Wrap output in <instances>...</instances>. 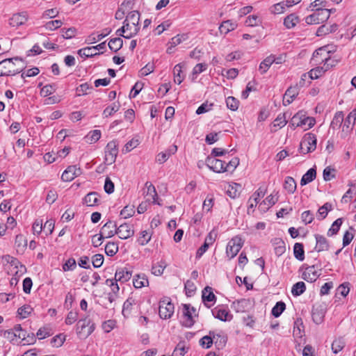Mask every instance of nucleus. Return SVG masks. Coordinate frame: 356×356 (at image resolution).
<instances>
[{
	"mask_svg": "<svg viewBox=\"0 0 356 356\" xmlns=\"http://www.w3.org/2000/svg\"><path fill=\"white\" fill-rule=\"evenodd\" d=\"M24 67V61L21 58L4 59L0 62V76L15 75L22 72Z\"/></svg>",
	"mask_w": 356,
	"mask_h": 356,
	"instance_id": "nucleus-1",
	"label": "nucleus"
},
{
	"mask_svg": "<svg viewBox=\"0 0 356 356\" xmlns=\"http://www.w3.org/2000/svg\"><path fill=\"white\" fill-rule=\"evenodd\" d=\"M140 13L137 10L129 12L123 22L127 30V39H129L135 36L140 30Z\"/></svg>",
	"mask_w": 356,
	"mask_h": 356,
	"instance_id": "nucleus-2",
	"label": "nucleus"
},
{
	"mask_svg": "<svg viewBox=\"0 0 356 356\" xmlns=\"http://www.w3.org/2000/svg\"><path fill=\"white\" fill-rule=\"evenodd\" d=\"M330 50L327 47H323L316 50L312 56L314 63H323V66L327 69V71L332 67L334 66L337 60L331 58L329 56Z\"/></svg>",
	"mask_w": 356,
	"mask_h": 356,
	"instance_id": "nucleus-3",
	"label": "nucleus"
},
{
	"mask_svg": "<svg viewBox=\"0 0 356 356\" xmlns=\"http://www.w3.org/2000/svg\"><path fill=\"white\" fill-rule=\"evenodd\" d=\"M95 325L92 321L86 316L81 318L76 325V332L79 339L88 338L95 330Z\"/></svg>",
	"mask_w": 356,
	"mask_h": 356,
	"instance_id": "nucleus-4",
	"label": "nucleus"
},
{
	"mask_svg": "<svg viewBox=\"0 0 356 356\" xmlns=\"http://www.w3.org/2000/svg\"><path fill=\"white\" fill-rule=\"evenodd\" d=\"M315 123V119L312 117H307L303 111H299L295 114L290 122L294 128L301 127L304 130L311 129Z\"/></svg>",
	"mask_w": 356,
	"mask_h": 356,
	"instance_id": "nucleus-5",
	"label": "nucleus"
},
{
	"mask_svg": "<svg viewBox=\"0 0 356 356\" xmlns=\"http://www.w3.org/2000/svg\"><path fill=\"white\" fill-rule=\"evenodd\" d=\"M131 277V273L126 268H120L116 270L115 274V279H108L106 281L107 285L111 287V290L113 293L118 292L120 288L117 284V282L120 283H124L129 280Z\"/></svg>",
	"mask_w": 356,
	"mask_h": 356,
	"instance_id": "nucleus-6",
	"label": "nucleus"
},
{
	"mask_svg": "<svg viewBox=\"0 0 356 356\" xmlns=\"http://www.w3.org/2000/svg\"><path fill=\"white\" fill-rule=\"evenodd\" d=\"M330 16V10L327 8H316L315 12L305 17L307 24H318L327 21Z\"/></svg>",
	"mask_w": 356,
	"mask_h": 356,
	"instance_id": "nucleus-7",
	"label": "nucleus"
},
{
	"mask_svg": "<svg viewBox=\"0 0 356 356\" xmlns=\"http://www.w3.org/2000/svg\"><path fill=\"white\" fill-rule=\"evenodd\" d=\"M316 137L314 134L307 133L302 138L299 151L302 154L314 152L316 148Z\"/></svg>",
	"mask_w": 356,
	"mask_h": 356,
	"instance_id": "nucleus-8",
	"label": "nucleus"
},
{
	"mask_svg": "<svg viewBox=\"0 0 356 356\" xmlns=\"http://www.w3.org/2000/svg\"><path fill=\"white\" fill-rule=\"evenodd\" d=\"M118 154V143L117 140H111L105 148V163L111 165L115 162Z\"/></svg>",
	"mask_w": 356,
	"mask_h": 356,
	"instance_id": "nucleus-9",
	"label": "nucleus"
},
{
	"mask_svg": "<svg viewBox=\"0 0 356 356\" xmlns=\"http://www.w3.org/2000/svg\"><path fill=\"white\" fill-rule=\"evenodd\" d=\"M243 245V241L238 236L233 237L228 243L226 253L229 259L234 258L238 253Z\"/></svg>",
	"mask_w": 356,
	"mask_h": 356,
	"instance_id": "nucleus-10",
	"label": "nucleus"
},
{
	"mask_svg": "<svg viewBox=\"0 0 356 356\" xmlns=\"http://www.w3.org/2000/svg\"><path fill=\"white\" fill-rule=\"evenodd\" d=\"M174 305L168 298L160 301L159 314L161 318H170L174 313Z\"/></svg>",
	"mask_w": 356,
	"mask_h": 356,
	"instance_id": "nucleus-11",
	"label": "nucleus"
},
{
	"mask_svg": "<svg viewBox=\"0 0 356 356\" xmlns=\"http://www.w3.org/2000/svg\"><path fill=\"white\" fill-rule=\"evenodd\" d=\"M10 266L13 267L11 271H14L15 277L10 280L11 285H16L18 282V277H20L26 273V268L25 266L22 265L17 259H12L10 261Z\"/></svg>",
	"mask_w": 356,
	"mask_h": 356,
	"instance_id": "nucleus-12",
	"label": "nucleus"
},
{
	"mask_svg": "<svg viewBox=\"0 0 356 356\" xmlns=\"http://www.w3.org/2000/svg\"><path fill=\"white\" fill-rule=\"evenodd\" d=\"M196 309L190 305L184 304L183 305L182 313L184 320L183 325L190 327L194 324L193 315L195 316Z\"/></svg>",
	"mask_w": 356,
	"mask_h": 356,
	"instance_id": "nucleus-13",
	"label": "nucleus"
},
{
	"mask_svg": "<svg viewBox=\"0 0 356 356\" xmlns=\"http://www.w3.org/2000/svg\"><path fill=\"white\" fill-rule=\"evenodd\" d=\"M321 275V269H317L315 266L307 267L302 273V277L308 282H315Z\"/></svg>",
	"mask_w": 356,
	"mask_h": 356,
	"instance_id": "nucleus-14",
	"label": "nucleus"
},
{
	"mask_svg": "<svg viewBox=\"0 0 356 356\" xmlns=\"http://www.w3.org/2000/svg\"><path fill=\"white\" fill-rule=\"evenodd\" d=\"M207 166L217 173L225 172V161L212 156H208L206 159Z\"/></svg>",
	"mask_w": 356,
	"mask_h": 356,
	"instance_id": "nucleus-15",
	"label": "nucleus"
},
{
	"mask_svg": "<svg viewBox=\"0 0 356 356\" xmlns=\"http://www.w3.org/2000/svg\"><path fill=\"white\" fill-rule=\"evenodd\" d=\"M213 316L222 321H229L232 319L233 316L230 314L229 310L224 306H218L212 310Z\"/></svg>",
	"mask_w": 356,
	"mask_h": 356,
	"instance_id": "nucleus-16",
	"label": "nucleus"
},
{
	"mask_svg": "<svg viewBox=\"0 0 356 356\" xmlns=\"http://www.w3.org/2000/svg\"><path fill=\"white\" fill-rule=\"evenodd\" d=\"M117 225L115 222L108 220L102 227L100 233L105 238L113 237L116 234Z\"/></svg>",
	"mask_w": 356,
	"mask_h": 356,
	"instance_id": "nucleus-17",
	"label": "nucleus"
},
{
	"mask_svg": "<svg viewBox=\"0 0 356 356\" xmlns=\"http://www.w3.org/2000/svg\"><path fill=\"white\" fill-rule=\"evenodd\" d=\"M116 234H118L121 239H127L134 234V230L131 225L124 223L117 227Z\"/></svg>",
	"mask_w": 356,
	"mask_h": 356,
	"instance_id": "nucleus-18",
	"label": "nucleus"
},
{
	"mask_svg": "<svg viewBox=\"0 0 356 356\" xmlns=\"http://www.w3.org/2000/svg\"><path fill=\"white\" fill-rule=\"evenodd\" d=\"M299 90L300 88L298 86L296 85L294 86L289 87L285 92L283 98V104L284 106L290 104L299 94Z\"/></svg>",
	"mask_w": 356,
	"mask_h": 356,
	"instance_id": "nucleus-19",
	"label": "nucleus"
},
{
	"mask_svg": "<svg viewBox=\"0 0 356 356\" xmlns=\"http://www.w3.org/2000/svg\"><path fill=\"white\" fill-rule=\"evenodd\" d=\"M80 168L74 165L69 166L62 174L61 179L64 181H70L80 175Z\"/></svg>",
	"mask_w": 356,
	"mask_h": 356,
	"instance_id": "nucleus-20",
	"label": "nucleus"
},
{
	"mask_svg": "<svg viewBox=\"0 0 356 356\" xmlns=\"http://www.w3.org/2000/svg\"><path fill=\"white\" fill-rule=\"evenodd\" d=\"M356 120V109L353 110L348 115L347 118L345 119L342 131L348 133L352 129L353 124H355Z\"/></svg>",
	"mask_w": 356,
	"mask_h": 356,
	"instance_id": "nucleus-21",
	"label": "nucleus"
},
{
	"mask_svg": "<svg viewBox=\"0 0 356 356\" xmlns=\"http://www.w3.org/2000/svg\"><path fill=\"white\" fill-rule=\"evenodd\" d=\"M27 21V15L25 13L14 14L9 19V24L13 27H18Z\"/></svg>",
	"mask_w": 356,
	"mask_h": 356,
	"instance_id": "nucleus-22",
	"label": "nucleus"
},
{
	"mask_svg": "<svg viewBox=\"0 0 356 356\" xmlns=\"http://www.w3.org/2000/svg\"><path fill=\"white\" fill-rule=\"evenodd\" d=\"M145 186L146 191L144 193L147 197V200L148 201H152L154 204L157 203L156 200L158 198V195L154 186L151 182L147 181L145 184Z\"/></svg>",
	"mask_w": 356,
	"mask_h": 356,
	"instance_id": "nucleus-23",
	"label": "nucleus"
},
{
	"mask_svg": "<svg viewBox=\"0 0 356 356\" xmlns=\"http://www.w3.org/2000/svg\"><path fill=\"white\" fill-rule=\"evenodd\" d=\"M237 27V24L232 20H225L221 23L218 30L220 34L226 35L234 31Z\"/></svg>",
	"mask_w": 356,
	"mask_h": 356,
	"instance_id": "nucleus-24",
	"label": "nucleus"
},
{
	"mask_svg": "<svg viewBox=\"0 0 356 356\" xmlns=\"http://www.w3.org/2000/svg\"><path fill=\"white\" fill-rule=\"evenodd\" d=\"M316 241L315 249L317 252L326 251L329 248V243L326 238L322 235L316 234Z\"/></svg>",
	"mask_w": 356,
	"mask_h": 356,
	"instance_id": "nucleus-25",
	"label": "nucleus"
},
{
	"mask_svg": "<svg viewBox=\"0 0 356 356\" xmlns=\"http://www.w3.org/2000/svg\"><path fill=\"white\" fill-rule=\"evenodd\" d=\"M273 245L274 246L275 253L277 256L282 255L286 251V245L284 241L280 238H275L272 240Z\"/></svg>",
	"mask_w": 356,
	"mask_h": 356,
	"instance_id": "nucleus-26",
	"label": "nucleus"
},
{
	"mask_svg": "<svg viewBox=\"0 0 356 356\" xmlns=\"http://www.w3.org/2000/svg\"><path fill=\"white\" fill-rule=\"evenodd\" d=\"M83 202L88 207H94L97 205L99 202L98 193L96 192L89 193L85 196L83 199Z\"/></svg>",
	"mask_w": 356,
	"mask_h": 356,
	"instance_id": "nucleus-27",
	"label": "nucleus"
},
{
	"mask_svg": "<svg viewBox=\"0 0 356 356\" xmlns=\"http://www.w3.org/2000/svg\"><path fill=\"white\" fill-rule=\"evenodd\" d=\"M111 32V29H105L103 30V32L100 34L92 33L88 37V38L86 39V42L88 44L95 43L96 42L99 41L102 39H103L104 38H105Z\"/></svg>",
	"mask_w": 356,
	"mask_h": 356,
	"instance_id": "nucleus-28",
	"label": "nucleus"
},
{
	"mask_svg": "<svg viewBox=\"0 0 356 356\" xmlns=\"http://www.w3.org/2000/svg\"><path fill=\"white\" fill-rule=\"evenodd\" d=\"M312 315L314 322L320 324L323 322L325 316L324 309L321 307H313Z\"/></svg>",
	"mask_w": 356,
	"mask_h": 356,
	"instance_id": "nucleus-29",
	"label": "nucleus"
},
{
	"mask_svg": "<svg viewBox=\"0 0 356 356\" xmlns=\"http://www.w3.org/2000/svg\"><path fill=\"white\" fill-rule=\"evenodd\" d=\"M202 298L206 305H207V302H214L216 299V296L213 293L212 288L210 286H206L203 289Z\"/></svg>",
	"mask_w": 356,
	"mask_h": 356,
	"instance_id": "nucleus-30",
	"label": "nucleus"
},
{
	"mask_svg": "<svg viewBox=\"0 0 356 356\" xmlns=\"http://www.w3.org/2000/svg\"><path fill=\"white\" fill-rule=\"evenodd\" d=\"M120 104L119 102H115L111 105L106 107L103 111L102 115L104 118H108L112 116L114 113L120 110Z\"/></svg>",
	"mask_w": 356,
	"mask_h": 356,
	"instance_id": "nucleus-31",
	"label": "nucleus"
},
{
	"mask_svg": "<svg viewBox=\"0 0 356 356\" xmlns=\"http://www.w3.org/2000/svg\"><path fill=\"white\" fill-rule=\"evenodd\" d=\"M343 120V113L342 111L337 112L330 123V128L332 129H339L342 125Z\"/></svg>",
	"mask_w": 356,
	"mask_h": 356,
	"instance_id": "nucleus-32",
	"label": "nucleus"
},
{
	"mask_svg": "<svg viewBox=\"0 0 356 356\" xmlns=\"http://www.w3.org/2000/svg\"><path fill=\"white\" fill-rule=\"evenodd\" d=\"M337 25L335 24L330 26L325 24L322 25L317 29L316 35L322 36L337 31Z\"/></svg>",
	"mask_w": 356,
	"mask_h": 356,
	"instance_id": "nucleus-33",
	"label": "nucleus"
},
{
	"mask_svg": "<svg viewBox=\"0 0 356 356\" xmlns=\"http://www.w3.org/2000/svg\"><path fill=\"white\" fill-rule=\"evenodd\" d=\"M275 61V56L270 55L266 57L259 65V70L261 74L266 73Z\"/></svg>",
	"mask_w": 356,
	"mask_h": 356,
	"instance_id": "nucleus-34",
	"label": "nucleus"
},
{
	"mask_svg": "<svg viewBox=\"0 0 356 356\" xmlns=\"http://www.w3.org/2000/svg\"><path fill=\"white\" fill-rule=\"evenodd\" d=\"M316 176V171L314 168H310L302 177L300 184L306 185L312 181Z\"/></svg>",
	"mask_w": 356,
	"mask_h": 356,
	"instance_id": "nucleus-35",
	"label": "nucleus"
},
{
	"mask_svg": "<svg viewBox=\"0 0 356 356\" xmlns=\"http://www.w3.org/2000/svg\"><path fill=\"white\" fill-rule=\"evenodd\" d=\"M251 305L250 301L247 299H241L234 302V309L237 312H244Z\"/></svg>",
	"mask_w": 356,
	"mask_h": 356,
	"instance_id": "nucleus-36",
	"label": "nucleus"
},
{
	"mask_svg": "<svg viewBox=\"0 0 356 356\" xmlns=\"http://www.w3.org/2000/svg\"><path fill=\"white\" fill-rule=\"evenodd\" d=\"M78 54L83 58H90L100 54V53L95 51L93 46L81 49L79 50Z\"/></svg>",
	"mask_w": 356,
	"mask_h": 356,
	"instance_id": "nucleus-37",
	"label": "nucleus"
},
{
	"mask_svg": "<svg viewBox=\"0 0 356 356\" xmlns=\"http://www.w3.org/2000/svg\"><path fill=\"white\" fill-rule=\"evenodd\" d=\"M152 232L151 230H144L140 233L138 242L140 245H145L151 240Z\"/></svg>",
	"mask_w": 356,
	"mask_h": 356,
	"instance_id": "nucleus-38",
	"label": "nucleus"
},
{
	"mask_svg": "<svg viewBox=\"0 0 356 356\" xmlns=\"http://www.w3.org/2000/svg\"><path fill=\"white\" fill-rule=\"evenodd\" d=\"M181 69L182 65L181 63L176 65L173 69L174 81L177 84H180L184 79V75L182 74Z\"/></svg>",
	"mask_w": 356,
	"mask_h": 356,
	"instance_id": "nucleus-39",
	"label": "nucleus"
},
{
	"mask_svg": "<svg viewBox=\"0 0 356 356\" xmlns=\"http://www.w3.org/2000/svg\"><path fill=\"white\" fill-rule=\"evenodd\" d=\"M326 71L327 69L324 66L316 67L309 72V78L310 79H316L321 77Z\"/></svg>",
	"mask_w": 356,
	"mask_h": 356,
	"instance_id": "nucleus-40",
	"label": "nucleus"
},
{
	"mask_svg": "<svg viewBox=\"0 0 356 356\" xmlns=\"http://www.w3.org/2000/svg\"><path fill=\"white\" fill-rule=\"evenodd\" d=\"M293 254L294 257L299 261H303L305 259V251L304 247L302 243H296L293 246Z\"/></svg>",
	"mask_w": 356,
	"mask_h": 356,
	"instance_id": "nucleus-41",
	"label": "nucleus"
},
{
	"mask_svg": "<svg viewBox=\"0 0 356 356\" xmlns=\"http://www.w3.org/2000/svg\"><path fill=\"white\" fill-rule=\"evenodd\" d=\"M332 209V204L329 202H326L322 207H321L317 213V218L318 220L324 219L328 213V211Z\"/></svg>",
	"mask_w": 356,
	"mask_h": 356,
	"instance_id": "nucleus-42",
	"label": "nucleus"
},
{
	"mask_svg": "<svg viewBox=\"0 0 356 356\" xmlns=\"http://www.w3.org/2000/svg\"><path fill=\"white\" fill-rule=\"evenodd\" d=\"M299 22V18L295 14L286 16L284 19V24L287 29L293 28Z\"/></svg>",
	"mask_w": 356,
	"mask_h": 356,
	"instance_id": "nucleus-43",
	"label": "nucleus"
},
{
	"mask_svg": "<svg viewBox=\"0 0 356 356\" xmlns=\"http://www.w3.org/2000/svg\"><path fill=\"white\" fill-rule=\"evenodd\" d=\"M241 185L236 183L229 184L227 189V194L232 198H235L239 195Z\"/></svg>",
	"mask_w": 356,
	"mask_h": 356,
	"instance_id": "nucleus-44",
	"label": "nucleus"
},
{
	"mask_svg": "<svg viewBox=\"0 0 356 356\" xmlns=\"http://www.w3.org/2000/svg\"><path fill=\"white\" fill-rule=\"evenodd\" d=\"M108 45L111 51L117 52L122 47L123 40L120 38H115L109 41Z\"/></svg>",
	"mask_w": 356,
	"mask_h": 356,
	"instance_id": "nucleus-45",
	"label": "nucleus"
},
{
	"mask_svg": "<svg viewBox=\"0 0 356 356\" xmlns=\"http://www.w3.org/2000/svg\"><path fill=\"white\" fill-rule=\"evenodd\" d=\"M284 188L289 193H293L296 189V182L295 179L291 177H287L285 179V181L284 184Z\"/></svg>",
	"mask_w": 356,
	"mask_h": 356,
	"instance_id": "nucleus-46",
	"label": "nucleus"
},
{
	"mask_svg": "<svg viewBox=\"0 0 356 356\" xmlns=\"http://www.w3.org/2000/svg\"><path fill=\"white\" fill-rule=\"evenodd\" d=\"M350 188L341 198L342 203H348L356 195V187L354 184H350Z\"/></svg>",
	"mask_w": 356,
	"mask_h": 356,
	"instance_id": "nucleus-47",
	"label": "nucleus"
},
{
	"mask_svg": "<svg viewBox=\"0 0 356 356\" xmlns=\"http://www.w3.org/2000/svg\"><path fill=\"white\" fill-rule=\"evenodd\" d=\"M66 340V335L63 333H60L51 339V345L53 347L59 348L63 346Z\"/></svg>",
	"mask_w": 356,
	"mask_h": 356,
	"instance_id": "nucleus-48",
	"label": "nucleus"
},
{
	"mask_svg": "<svg viewBox=\"0 0 356 356\" xmlns=\"http://www.w3.org/2000/svg\"><path fill=\"white\" fill-rule=\"evenodd\" d=\"M266 192V188L264 186H260L249 199V202H252L253 200L255 204H257L259 200L265 195Z\"/></svg>",
	"mask_w": 356,
	"mask_h": 356,
	"instance_id": "nucleus-49",
	"label": "nucleus"
},
{
	"mask_svg": "<svg viewBox=\"0 0 356 356\" xmlns=\"http://www.w3.org/2000/svg\"><path fill=\"white\" fill-rule=\"evenodd\" d=\"M305 290V284L303 282H298L293 286L291 293L294 296H299L302 294Z\"/></svg>",
	"mask_w": 356,
	"mask_h": 356,
	"instance_id": "nucleus-50",
	"label": "nucleus"
},
{
	"mask_svg": "<svg viewBox=\"0 0 356 356\" xmlns=\"http://www.w3.org/2000/svg\"><path fill=\"white\" fill-rule=\"evenodd\" d=\"M15 244L17 248V251L23 252L27 245V241L23 235L18 234L15 237Z\"/></svg>",
	"mask_w": 356,
	"mask_h": 356,
	"instance_id": "nucleus-51",
	"label": "nucleus"
},
{
	"mask_svg": "<svg viewBox=\"0 0 356 356\" xmlns=\"http://www.w3.org/2000/svg\"><path fill=\"white\" fill-rule=\"evenodd\" d=\"M62 37L64 39H72L74 38L77 33V29L75 27H70L68 29H61Z\"/></svg>",
	"mask_w": 356,
	"mask_h": 356,
	"instance_id": "nucleus-52",
	"label": "nucleus"
},
{
	"mask_svg": "<svg viewBox=\"0 0 356 356\" xmlns=\"http://www.w3.org/2000/svg\"><path fill=\"white\" fill-rule=\"evenodd\" d=\"M166 267L165 261H161L159 263L154 264L152 267V273L154 275L160 276L163 274L164 269Z\"/></svg>",
	"mask_w": 356,
	"mask_h": 356,
	"instance_id": "nucleus-53",
	"label": "nucleus"
},
{
	"mask_svg": "<svg viewBox=\"0 0 356 356\" xmlns=\"http://www.w3.org/2000/svg\"><path fill=\"white\" fill-rule=\"evenodd\" d=\"M118 251V245L114 242H108L105 246V253L110 257L114 256Z\"/></svg>",
	"mask_w": 356,
	"mask_h": 356,
	"instance_id": "nucleus-54",
	"label": "nucleus"
},
{
	"mask_svg": "<svg viewBox=\"0 0 356 356\" xmlns=\"http://www.w3.org/2000/svg\"><path fill=\"white\" fill-rule=\"evenodd\" d=\"M149 282L148 280L145 277V276H140L137 275L136 277L134 278L133 284L134 287L137 289H140L143 286H145L148 284Z\"/></svg>",
	"mask_w": 356,
	"mask_h": 356,
	"instance_id": "nucleus-55",
	"label": "nucleus"
},
{
	"mask_svg": "<svg viewBox=\"0 0 356 356\" xmlns=\"http://www.w3.org/2000/svg\"><path fill=\"white\" fill-rule=\"evenodd\" d=\"M343 220L342 218H337L332 225L331 227L327 231V236H332L336 234L339 229L341 225H342Z\"/></svg>",
	"mask_w": 356,
	"mask_h": 356,
	"instance_id": "nucleus-56",
	"label": "nucleus"
},
{
	"mask_svg": "<svg viewBox=\"0 0 356 356\" xmlns=\"http://www.w3.org/2000/svg\"><path fill=\"white\" fill-rule=\"evenodd\" d=\"M135 304V300L132 298H129L123 305L122 314L127 316L130 314L133 305Z\"/></svg>",
	"mask_w": 356,
	"mask_h": 356,
	"instance_id": "nucleus-57",
	"label": "nucleus"
},
{
	"mask_svg": "<svg viewBox=\"0 0 356 356\" xmlns=\"http://www.w3.org/2000/svg\"><path fill=\"white\" fill-rule=\"evenodd\" d=\"M33 312V308L28 305L19 307L17 310V314L21 318H27Z\"/></svg>",
	"mask_w": 356,
	"mask_h": 356,
	"instance_id": "nucleus-58",
	"label": "nucleus"
},
{
	"mask_svg": "<svg viewBox=\"0 0 356 356\" xmlns=\"http://www.w3.org/2000/svg\"><path fill=\"white\" fill-rule=\"evenodd\" d=\"M286 305L284 302L280 301L277 302L276 305L272 309V314L275 317H279L282 313L284 311Z\"/></svg>",
	"mask_w": 356,
	"mask_h": 356,
	"instance_id": "nucleus-59",
	"label": "nucleus"
},
{
	"mask_svg": "<svg viewBox=\"0 0 356 356\" xmlns=\"http://www.w3.org/2000/svg\"><path fill=\"white\" fill-rule=\"evenodd\" d=\"M184 342L179 343L175 347L171 356H184L188 351Z\"/></svg>",
	"mask_w": 356,
	"mask_h": 356,
	"instance_id": "nucleus-60",
	"label": "nucleus"
},
{
	"mask_svg": "<svg viewBox=\"0 0 356 356\" xmlns=\"http://www.w3.org/2000/svg\"><path fill=\"white\" fill-rule=\"evenodd\" d=\"M100 137H101L100 130L95 129V130L90 131L86 136V138L87 139V142L92 144V143H95L97 141H98L99 140Z\"/></svg>",
	"mask_w": 356,
	"mask_h": 356,
	"instance_id": "nucleus-61",
	"label": "nucleus"
},
{
	"mask_svg": "<svg viewBox=\"0 0 356 356\" xmlns=\"http://www.w3.org/2000/svg\"><path fill=\"white\" fill-rule=\"evenodd\" d=\"M286 6V3L280 2L276 4H274L273 6L270 8V11L271 13L274 15H279L284 13L285 8Z\"/></svg>",
	"mask_w": 356,
	"mask_h": 356,
	"instance_id": "nucleus-62",
	"label": "nucleus"
},
{
	"mask_svg": "<svg viewBox=\"0 0 356 356\" xmlns=\"http://www.w3.org/2000/svg\"><path fill=\"white\" fill-rule=\"evenodd\" d=\"M239 164V159L234 157L228 163L225 162V172H233Z\"/></svg>",
	"mask_w": 356,
	"mask_h": 356,
	"instance_id": "nucleus-63",
	"label": "nucleus"
},
{
	"mask_svg": "<svg viewBox=\"0 0 356 356\" xmlns=\"http://www.w3.org/2000/svg\"><path fill=\"white\" fill-rule=\"evenodd\" d=\"M226 104L228 108L232 111H236L239 106V101L234 97H228L226 99Z\"/></svg>",
	"mask_w": 356,
	"mask_h": 356,
	"instance_id": "nucleus-64",
	"label": "nucleus"
}]
</instances>
